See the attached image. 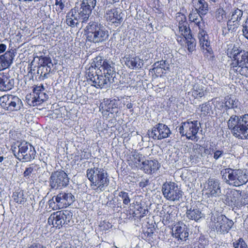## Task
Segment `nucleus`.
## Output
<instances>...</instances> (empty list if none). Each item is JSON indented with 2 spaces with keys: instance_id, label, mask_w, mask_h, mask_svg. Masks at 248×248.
Segmentation results:
<instances>
[{
  "instance_id": "nucleus-28",
  "label": "nucleus",
  "mask_w": 248,
  "mask_h": 248,
  "mask_svg": "<svg viewBox=\"0 0 248 248\" xmlns=\"http://www.w3.org/2000/svg\"><path fill=\"white\" fill-rule=\"evenodd\" d=\"M173 231L174 232V235L178 240L181 241H186L188 236V232L187 231L186 227L185 225L178 224L173 228Z\"/></svg>"
},
{
  "instance_id": "nucleus-2",
  "label": "nucleus",
  "mask_w": 248,
  "mask_h": 248,
  "mask_svg": "<svg viewBox=\"0 0 248 248\" xmlns=\"http://www.w3.org/2000/svg\"><path fill=\"white\" fill-rule=\"evenodd\" d=\"M227 126L232 134L238 139H248V114L232 115L227 121Z\"/></svg>"
},
{
  "instance_id": "nucleus-57",
  "label": "nucleus",
  "mask_w": 248,
  "mask_h": 248,
  "mask_svg": "<svg viewBox=\"0 0 248 248\" xmlns=\"http://www.w3.org/2000/svg\"><path fill=\"white\" fill-rule=\"evenodd\" d=\"M41 68H44L43 70H42V74H43V79L47 78H48V75L51 71V68H50V66L48 67L45 66L40 65Z\"/></svg>"
},
{
  "instance_id": "nucleus-41",
  "label": "nucleus",
  "mask_w": 248,
  "mask_h": 248,
  "mask_svg": "<svg viewBox=\"0 0 248 248\" xmlns=\"http://www.w3.org/2000/svg\"><path fill=\"white\" fill-rule=\"evenodd\" d=\"M189 20L191 22H194L199 27V29H201L202 28V15H199V13L197 12V13H190L189 15Z\"/></svg>"
},
{
  "instance_id": "nucleus-35",
  "label": "nucleus",
  "mask_w": 248,
  "mask_h": 248,
  "mask_svg": "<svg viewBox=\"0 0 248 248\" xmlns=\"http://www.w3.org/2000/svg\"><path fill=\"white\" fill-rule=\"evenodd\" d=\"M199 30L198 38L200 45L203 47V48H204L205 46L206 49L208 50V48H209L210 46V42L208 41V35L202 28Z\"/></svg>"
},
{
  "instance_id": "nucleus-55",
  "label": "nucleus",
  "mask_w": 248,
  "mask_h": 248,
  "mask_svg": "<svg viewBox=\"0 0 248 248\" xmlns=\"http://www.w3.org/2000/svg\"><path fill=\"white\" fill-rule=\"evenodd\" d=\"M56 10L61 12L65 7L64 1L63 0H55Z\"/></svg>"
},
{
  "instance_id": "nucleus-14",
  "label": "nucleus",
  "mask_w": 248,
  "mask_h": 248,
  "mask_svg": "<svg viewBox=\"0 0 248 248\" xmlns=\"http://www.w3.org/2000/svg\"><path fill=\"white\" fill-rule=\"evenodd\" d=\"M171 134L170 128L167 125L160 123L156 124L148 131L149 137L154 140H161L168 138Z\"/></svg>"
},
{
  "instance_id": "nucleus-21",
  "label": "nucleus",
  "mask_w": 248,
  "mask_h": 248,
  "mask_svg": "<svg viewBox=\"0 0 248 248\" xmlns=\"http://www.w3.org/2000/svg\"><path fill=\"white\" fill-rule=\"evenodd\" d=\"M15 80L9 75L0 73V91L7 92L14 87Z\"/></svg>"
},
{
  "instance_id": "nucleus-9",
  "label": "nucleus",
  "mask_w": 248,
  "mask_h": 248,
  "mask_svg": "<svg viewBox=\"0 0 248 248\" xmlns=\"http://www.w3.org/2000/svg\"><path fill=\"white\" fill-rule=\"evenodd\" d=\"M230 73L242 76L248 74V51H242L236 60L231 63Z\"/></svg>"
},
{
  "instance_id": "nucleus-50",
  "label": "nucleus",
  "mask_w": 248,
  "mask_h": 248,
  "mask_svg": "<svg viewBox=\"0 0 248 248\" xmlns=\"http://www.w3.org/2000/svg\"><path fill=\"white\" fill-rule=\"evenodd\" d=\"M176 20L178 23V26L188 24L186 16L181 13H177Z\"/></svg>"
},
{
  "instance_id": "nucleus-42",
  "label": "nucleus",
  "mask_w": 248,
  "mask_h": 248,
  "mask_svg": "<svg viewBox=\"0 0 248 248\" xmlns=\"http://www.w3.org/2000/svg\"><path fill=\"white\" fill-rule=\"evenodd\" d=\"M200 108L202 112L201 115L203 117L210 115L211 113L213 114L212 106L209 101L200 105Z\"/></svg>"
},
{
  "instance_id": "nucleus-10",
  "label": "nucleus",
  "mask_w": 248,
  "mask_h": 248,
  "mask_svg": "<svg viewBox=\"0 0 248 248\" xmlns=\"http://www.w3.org/2000/svg\"><path fill=\"white\" fill-rule=\"evenodd\" d=\"M0 105L9 112L18 111L23 108L22 100L17 96L6 94L0 97Z\"/></svg>"
},
{
  "instance_id": "nucleus-32",
  "label": "nucleus",
  "mask_w": 248,
  "mask_h": 248,
  "mask_svg": "<svg viewBox=\"0 0 248 248\" xmlns=\"http://www.w3.org/2000/svg\"><path fill=\"white\" fill-rule=\"evenodd\" d=\"M148 212L146 206L141 203L135 205V210L132 213L133 216L137 218H141Z\"/></svg>"
},
{
  "instance_id": "nucleus-58",
  "label": "nucleus",
  "mask_w": 248,
  "mask_h": 248,
  "mask_svg": "<svg viewBox=\"0 0 248 248\" xmlns=\"http://www.w3.org/2000/svg\"><path fill=\"white\" fill-rule=\"evenodd\" d=\"M155 228L154 227H151L148 228L146 230L144 231L143 233L144 237H152L154 232Z\"/></svg>"
},
{
  "instance_id": "nucleus-16",
  "label": "nucleus",
  "mask_w": 248,
  "mask_h": 248,
  "mask_svg": "<svg viewBox=\"0 0 248 248\" xmlns=\"http://www.w3.org/2000/svg\"><path fill=\"white\" fill-rule=\"evenodd\" d=\"M59 209L66 208L71 205L75 201L73 194L68 191H61L55 196Z\"/></svg>"
},
{
  "instance_id": "nucleus-63",
  "label": "nucleus",
  "mask_w": 248,
  "mask_h": 248,
  "mask_svg": "<svg viewBox=\"0 0 248 248\" xmlns=\"http://www.w3.org/2000/svg\"><path fill=\"white\" fill-rule=\"evenodd\" d=\"M27 248H47L46 246L39 243H34L29 246Z\"/></svg>"
},
{
  "instance_id": "nucleus-48",
  "label": "nucleus",
  "mask_w": 248,
  "mask_h": 248,
  "mask_svg": "<svg viewBox=\"0 0 248 248\" xmlns=\"http://www.w3.org/2000/svg\"><path fill=\"white\" fill-rule=\"evenodd\" d=\"M130 195L131 194H129L128 193L123 191H120L118 194L119 197L121 198L123 204L125 205H128L131 202Z\"/></svg>"
},
{
  "instance_id": "nucleus-59",
  "label": "nucleus",
  "mask_w": 248,
  "mask_h": 248,
  "mask_svg": "<svg viewBox=\"0 0 248 248\" xmlns=\"http://www.w3.org/2000/svg\"><path fill=\"white\" fill-rule=\"evenodd\" d=\"M242 31L244 37L248 40V18L243 25Z\"/></svg>"
},
{
  "instance_id": "nucleus-51",
  "label": "nucleus",
  "mask_w": 248,
  "mask_h": 248,
  "mask_svg": "<svg viewBox=\"0 0 248 248\" xmlns=\"http://www.w3.org/2000/svg\"><path fill=\"white\" fill-rule=\"evenodd\" d=\"M187 25L188 24H183L178 26L179 31L181 32V34L183 35L185 38L187 37L188 35L191 34V30L190 28L187 27Z\"/></svg>"
},
{
  "instance_id": "nucleus-33",
  "label": "nucleus",
  "mask_w": 248,
  "mask_h": 248,
  "mask_svg": "<svg viewBox=\"0 0 248 248\" xmlns=\"http://www.w3.org/2000/svg\"><path fill=\"white\" fill-rule=\"evenodd\" d=\"M243 15V11L238 8H232L227 15V18L239 22L242 19Z\"/></svg>"
},
{
  "instance_id": "nucleus-45",
  "label": "nucleus",
  "mask_w": 248,
  "mask_h": 248,
  "mask_svg": "<svg viewBox=\"0 0 248 248\" xmlns=\"http://www.w3.org/2000/svg\"><path fill=\"white\" fill-rule=\"evenodd\" d=\"M186 40L187 41V46L188 50L189 52L193 51L196 47V41L194 38L193 37L192 34L188 35L187 37H185Z\"/></svg>"
},
{
  "instance_id": "nucleus-39",
  "label": "nucleus",
  "mask_w": 248,
  "mask_h": 248,
  "mask_svg": "<svg viewBox=\"0 0 248 248\" xmlns=\"http://www.w3.org/2000/svg\"><path fill=\"white\" fill-rule=\"evenodd\" d=\"M244 50H242L237 46L233 45L232 47V46H230L227 49V55L233 59V62H235L238 57V55L240 54Z\"/></svg>"
},
{
  "instance_id": "nucleus-49",
  "label": "nucleus",
  "mask_w": 248,
  "mask_h": 248,
  "mask_svg": "<svg viewBox=\"0 0 248 248\" xmlns=\"http://www.w3.org/2000/svg\"><path fill=\"white\" fill-rule=\"evenodd\" d=\"M232 245L234 248H248L247 243L242 238L233 242Z\"/></svg>"
},
{
  "instance_id": "nucleus-26",
  "label": "nucleus",
  "mask_w": 248,
  "mask_h": 248,
  "mask_svg": "<svg viewBox=\"0 0 248 248\" xmlns=\"http://www.w3.org/2000/svg\"><path fill=\"white\" fill-rule=\"evenodd\" d=\"M125 65L131 69H139L143 65L142 60L138 56H128L125 57Z\"/></svg>"
},
{
  "instance_id": "nucleus-24",
  "label": "nucleus",
  "mask_w": 248,
  "mask_h": 248,
  "mask_svg": "<svg viewBox=\"0 0 248 248\" xmlns=\"http://www.w3.org/2000/svg\"><path fill=\"white\" fill-rule=\"evenodd\" d=\"M144 156L136 151L131 152L128 159V163L132 168H139L141 166L140 163L143 160Z\"/></svg>"
},
{
  "instance_id": "nucleus-53",
  "label": "nucleus",
  "mask_w": 248,
  "mask_h": 248,
  "mask_svg": "<svg viewBox=\"0 0 248 248\" xmlns=\"http://www.w3.org/2000/svg\"><path fill=\"white\" fill-rule=\"evenodd\" d=\"M41 61L42 63L40 65L41 66H45L48 67V66L49 65L50 68H52L53 65L50 57H44L41 59Z\"/></svg>"
},
{
  "instance_id": "nucleus-46",
  "label": "nucleus",
  "mask_w": 248,
  "mask_h": 248,
  "mask_svg": "<svg viewBox=\"0 0 248 248\" xmlns=\"http://www.w3.org/2000/svg\"><path fill=\"white\" fill-rule=\"evenodd\" d=\"M40 168L39 166L35 164H31L26 168L23 175L25 177L29 178L34 171H36Z\"/></svg>"
},
{
  "instance_id": "nucleus-12",
  "label": "nucleus",
  "mask_w": 248,
  "mask_h": 248,
  "mask_svg": "<svg viewBox=\"0 0 248 248\" xmlns=\"http://www.w3.org/2000/svg\"><path fill=\"white\" fill-rule=\"evenodd\" d=\"M162 192L165 198L170 201H180L183 192L174 182H166L162 186Z\"/></svg>"
},
{
  "instance_id": "nucleus-62",
  "label": "nucleus",
  "mask_w": 248,
  "mask_h": 248,
  "mask_svg": "<svg viewBox=\"0 0 248 248\" xmlns=\"http://www.w3.org/2000/svg\"><path fill=\"white\" fill-rule=\"evenodd\" d=\"M240 204L242 205H246L248 204V195L243 194L240 201Z\"/></svg>"
},
{
  "instance_id": "nucleus-22",
  "label": "nucleus",
  "mask_w": 248,
  "mask_h": 248,
  "mask_svg": "<svg viewBox=\"0 0 248 248\" xmlns=\"http://www.w3.org/2000/svg\"><path fill=\"white\" fill-rule=\"evenodd\" d=\"M241 196V192L239 190H229L225 195V203L229 206L237 205Z\"/></svg>"
},
{
  "instance_id": "nucleus-5",
  "label": "nucleus",
  "mask_w": 248,
  "mask_h": 248,
  "mask_svg": "<svg viewBox=\"0 0 248 248\" xmlns=\"http://www.w3.org/2000/svg\"><path fill=\"white\" fill-rule=\"evenodd\" d=\"M11 150L16 158L22 162H30L36 156V152L34 147L25 141H17L11 146Z\"/></svg>"
},
{
  "instance_id": "nucleus-17",
  "label": "nucleus",
  "mask_w": 248,
  "mask_h": 248,
  "mask_svg": "<svg viewBox=\"0 0 248 248\" xmlns=\"http://www.w3.org/2000/svg\"><path fill=\"white\" fill-rule=\"evenodd\" d=\"M206 195L208 198L219 197L221 194V187L219 180L215 178H209L205 187Z\"/></svg>"
},
{
  "instance_id": "nucleus-36",
  "label": "nucleus",
  "mask_w": 248,
  "mask_h": 248,
  "mask_svg": "<svg viewBox=\"0 0 248 248\" xmlns=\"http://www.w3.org/2000/svg\"><path fill=\"white\" fill-rule=\"evenodd\" d=\"M228 20L227 22V27L223 28L222 32L223 33L226 34L229 32H233L236 31L238 28L239 23L234 20H232L230 18H227Z\"/></svg>"
},
{
  "instance_id": "nucleus-40",
  "label": "nucleus",
  "mask_w": 248,
  "mask_h": 248,
  "mask_svg": "<svg viewBox=\"0 0 248 248\" xmlns=\"http://www.w3.org/2000/svg\"><path fill=\"white\" fill-rule=\"evenodd\" d=\"M14 200L18 204H23L26 202V196L23 191L19 190L16 191L13 194Z\"/></svg>"
},
{
  "instance_id": "nucleus-43",
  "label": "nucleus",
  "mask_w": 248,
  "mask_h": 248,
  "mask_svg": "<svg viewBox=\"0 0 248 248\" xmlns=\"http://www.w3.org/2000/svg\"><path fill=\"white\" fill-rule=\"evenodd\" d=\"M227 8L224 10L223 8H217L216 12L215 17L217 21L223 22L224 19H227Z\"/></svg>"
},
{
  "instance_id": "nucleus-61",
  "label": "nucleus",
  "mask_w": 248,
  "mask_h": 248,
  "mask_svg": "<svg viewBox=\"0 0 248 248\" xmlns=\"http://www.w3.org/2000/svg\"><path fill=\"white\" fill-rule=\"evenodd\" d=\"M148 185H149V180L147 178H143L139 183V186L142 188L145 187Z\"/></svg>"
},
{
  "instance_id": "nucleus-29",
  "label": "nucleus",
  "mask_w": 248,
  "mask_h": 248,
  "mask_svg": "<svg viewBox=\"0 0 248 248\" xmlns=\"http://www.w3.org/2000/svg\"><path fill=\"white\" fill-rule=\"evenodd\" d=\"M117 101L115 99L104 100L100 105V109L111 114L115 112V109L117 108Z\"/></svg>"
},
{
  "instance_id": "nucleus-44",
  "label": "nucleus",
  "mask_w": 248,
  "mask_h": 248,
  "mask_svg": "<svg viewBox=\"0 0 248 248\" xmlns=\"http://www.w3.org/2000/svg\"><path fill=\"white\" fill-rule=\"evenodd\" d=\"M107 60V59H105L101 56H97L93 59V61L91 64V67L93 68L94 66L95 68H97L100 70V69H102V67L103 66L104 64Z\"/></svg>"
},
{
  "instance_id": "nucleus-30",
  "label": "nucleus",
  "mask_w": 248,
  "mask_h": 248,
  "mask_svg": "<svg viewBox=\"0 0 248 248\" xmlns=\"http://www.w3.org/2000/svg\"><path fill=\"white\" fill-rule=\"evenodd\" d=\"M225 110L227 112L230 109H235L238 108L240 102L235 97L227 95L224 97Z\"/></svg>"
},
{
  "instance_id": "nucleus-60",
  "label": "nucleus",
  "mask_w": 248,
  "mask_h": 248,
  "mask_svg": "<svg viewBox=\"0 0 248 248\" xmlns=\"http://www.w3.org/2000/svg\"><path fill=\"white\" fill-rule=\"evenodd\" d=\"M48 203L49 207H51L53 210H57L59 209L57 203L55 202V196L48 201Z\"/></svg>"
},
{
  "instance_id": "nucleus-19",
  "label": "nucleus",
  "mask_w": 248,
  "mask_h": 248,
  "mask_svg": "<svg viewBox=\"0 0 248 248\" xmlns=\"http://www.w3.org/2000/svg\"><path fill=\"white\" fill-rule=\"evenodd\" d=\"M16 52L11 49L0 56V71L9 67L13 62Z\"/></svg>"
},
{
  "instance_id": "nucleus-47",
  "label": "nucleus",
  "mask_w": 248,
  "mask_h": 248,
  "mask_svg": "<svg viewBox=\"0 0 248 248\" xmlns=\"http://www.w3.org/2000/svg\"><path fill=\"white\" fill-rule=\"evenodd\" d=\"M211 101L215 108L221 111L223 110L224 112L226 111L224 100L222 101L220 98H214L212 99Z\"/></svg>"
},
{
  "instance_id": "nucleus-38",
  "label": "nucleus",
  "mask_w": 248,
  "mask_h": 248,
  "mask_svg": "<svg viewBox=\"0 0 248 248\" xmlns=\"http://www.w3.org/2000/svg\"><path fill=\"white\" fill-rule=\"evenodd\" d=\"M153 66V68L152 71L157 76H158L159 74L161 75V72H158V70H161V71H165L169 69V65L166 63V61L163 60L155 62Z\"/></svg>"
},
{
  "instance_id": "nucleus-11",
  "label": "nucleus",
  "mask_w": 248,
  "mask_h": 248,
  "mask_svg": "<svg viewBox=\"0 0 248 248\" xmlns=\"http://www.w3.org/2000/svg\"><path fill=\"white\" fill-rule=\"evenodd\" d=\"M91 68H90L88 73L87 79L92 82L93 86L96 88L107 89L110 86L111 83L115 82L114 79L110 78L109 76H107L105 74H99V72H95L93 73L91 71Z\"/></svg>"
},
{
  "instance_id": "nucleus-23",
  "label": "nucleus",
  "mask_w": 248,
  "mask_h": 248,
  "mask_svg": "<svg viewBox=\"0 0 248 248\" xmlns=\"http://www.w3.org/2000/svg\"><path fill=\"white\" fill-rule=\"evenodd\" d=\"M66 17V22L68 26L72 27L77 26L78 21L81 19L78 11V7H75L72 9L67 14Z\"/></svg>"
},
{
  "instance_id": "nucleus-52",
  "label": "nucleus",
  "mask_w": 248,
  "mask_h": 248,
  "mask_svg": "<svg viewBox=\"0 0 248 248\" xmlns=\"http://www.w3.org/2000/svg\"><path fill=\"white\" fill-rule=\"evenodd\" d=\"M197 242L199 248H205L208 244V241L204 235H201Z\"/></svg>"
},
{
  "instance_id": "nucleus-27",
  "label": "nucleus",
  "mask_w": 248,
  "mask_h": 248,
  "mask_svg": "<svg viewBox=\"0 0 248 248\" xmlns=\"http://www.w3.org/2000/svg\"><path fill=\"white\" fill-rule=\"evenodd\" d=\"M102 71L103 74L114 79L116 75L115 63L112 61L108 60L102 67V69H100V72H102Z\"/></svg>"
},
{
  "instance_id": "nucleus-54",
  "label": "nucleus",
  "mask_w": 248,
  "mask_h": 248,
  "mask_svg": "<svg viewBox=\"0 0 248 248\" xmlns=\"http://www.w3.org/2000/svg\"><path fill=\"white\" fill-rule=\"evenodd\" d=\"M82 4L86 5L88 8H90L91 10L95 7L96 4V0H83L82 3Z\"/></svg>"
},
{
  "instance_id": "nucleus-8",
  "label": "nucleus",
  "mask_w": 248,
  "mask_h": 248,
  "mask_svg": "<svg viewBox=\"0 0 248 248\" xmlns=\"http://www.w3.org/2000/svg\"><path fill=\"white\" fill-rule=\"evenodd\" d=\"M70 178L63 170H60L51 172L49 178V186L51 190L62 189L69 183Z\"/></svg>"
},
{
  "instance_id": "nucleus-56",
  "label": "nucleus",
  "mask_w": 248,
  "mask_h": 248,
  "mask_svg": "<svg viewBox=\"0 0 248 248\" xmlns=\"http://www.w3.org/2000/svg\"><path fill=\"white\" fill-rule=\"evenodd\" d=\"M213 158L215 160H217L221 158L224 154V151L221 150H215L214 149L213 152Z\"/></svg>"
},
{
  "instance_id": "nucleus-25",
  "label": "nucleus",
  "mask_w": 248,
  "mask_h": 248,
  "mask_svg": "<svg viewBox=\"0 0 248 248\" xmlns=\"http://www.w3.org/2000/svg\"><path fill=\"white\" fill-rule=\"evenodd\" d=\"M186 217L190 220L197 222L203 216L201 210L196 206H190L189 208L186 206Z\"/></svg>"
},
{
  "instance_id": "nucleus-1",
  "label": "nucleus",
  "mask_w": 248,
  "mask_h": 248,
  "mask_svg": "<svg viewBox=\"0 0 248 248\" xmlns=\"http://www.w3.org/2000/svg\"><path fill=\"white\" fill-rule=\"evenodd\" d=\"M86 176L91 183L92 189L96 192L103 191L109 184L108 174L102 168L94 167L88 169Z\"/></svg>"
},
{
  "instance_id": "nucleus-64",
  "label": "nucleus",
  "mask_w": 248,
  "mask_h": 248,
  "mask_svg": "<svg viewBox=\"0 0 248 248\" xmlns=\"http://www.w3.org/2000/svg\"><path fill=\"white\" fill-rule=\"evenodd\" d=\"M101 2L103 3V6L104 7V8L107 10V8H109L111 5L113 3L110 1V0H101Z\"/></svg>"
},
{
  "instance_id": "nucleus-20",
  "label": "nucleus",
  "mask_w": 248,
  "mask_h": 248,
  "mask_svg": "<svg viewBox=\"0 0 248 248\" xmlns=\"http://www.w3.org/2000/svg\"><path fill=\"white\" fill-rule=\"evenodd\" d=\"M160 167L157 160H145L142 162L140 169L147 174H151L156 171Z\"/></svg>"
},
{
  "instance_id": "nucleus-37",
  "label": "nucleus",
  "mask_w": 248,
  "mask_h": 248,
  "mask_svg": "<svg viewBox=\"0 0 248 248\" xmlns=\"http://www.w3.org/2000/svg\"><path fill=\"white\" fill-rule=\"evenodd\" d=\"M78 14L81 17L82 22H85L88 19L90 15L92 13V10L90 8H88L86 5L81 4V7L78 8Z\"/></svg>"
},
{
  "instance_id": "nucleus-4",
  "label": "nucleus",
  "mask_w": 248,
  "mask_h": 248,
  "mask_svg": "<svg viewBox=\"0 0 248 248\" xmlns=\"http://www.w3.org/2000/svg\"><path fill=\"white\" fill-rule=\"evenodd\" d=\"M86 39L88 41L99 43L106 41L109 37L108 31L98 22L90 21L86 27Z\"/></svg>"
},
{
  "instance_id": "nucleus-34",
  "label": "nucleus",
  "mask_w": 248,
  "mask_h": 248,
  "mask_svg": "<svg viewBox=\"0 0 248 248\" xmlns=\"http://www.w3.org/2000/svg\"><path fill=\"white\" fill-rule=\"evenodd\" d=\"M205 90L202 85L195 84L188 94H191L195 98H201L205 95Z\"/></svg>"
},
{
  "instance_id": "nucleus-15",
  "label": "nucleus",
  "mask_w": 248,
  "mask_h": 248,
  "mask_svg": "<svg viewBox=\"0 0 248 248\" xmlns=\"http://www.w3.org/2000/svg\"><path fill=\"white\" fill-rule=\"evenodd\" d=\"M45 90L43 85L36 86L33 90L32 94L27 95L26 97L28 104L31 106H37L41 104L47 98V95L44 92Z\"/></svg>"
},
{
  "instance_id": "nucleus-3",
  "label": "nucleus",
  "mask_w": 248,
  "mask_h": 248,
  "mask_svg": "<svg viewBox=\"0 0 248 248\" xmlns=\"http://www.w3.org/2000/svg\"><path fill=\"white\" fill-rule=\"evenodd\" d=\"M220 175L223 181L230 186H238L248 182V171L246 169L228 168L222 169Z\"/></svg>"
},
{
  "instance_id": "nucleus-7",
  "label": "nucleus",
  "mask_w": 248,
  "mask_h": 248,
  "mask_svg": "<svg viewBox=\"0 0 248 248\" xmlns=\"http://www.w3.org/2000/svg\"><path fill=\"white\" fill-rule=\"evenodd\" d=\"M199 123L197 121L188 120L181 123L177 126V130L182 137H186L187 139L191 140H198L197 133L199 130Z\"/></svg>"
},
{
  "instance_id": "nucleus-6",
  "label": "nucleus",
  "mask_w": 248,
  "mask_h": 248,
  "mask_svg": "<svg viewBox=\"0 0 248 248\" xmlns=\"http://www.w3.org/2000/svg\"><path fill=\"white\" fill-rule=\"evenodd\" d=\"M73 217V213L69 210L58 211L53 212L49 216L47 220L49 225L54 227L60 229L63 226H70Z\"/></svg>"
},
{
  "instance_id": "nucleus-31",
  "label": "nucleus",
  "mask_w": 248,
  "mask_h": 248,
  "mask_svg": "<svg viewBox=\"0 0 248 248\" xmlns=\"http://www.w3.org/2000/svg\"><path fill=\"white\" fill-rule=\"evenodd\" d=\"M194 6L199 15L205 16L209 11L208 4L205 0H198Z\"/></svg>"
},
{
  "instance_id": "nucleus-18",
  "label": "nucleus",
  "mask_w": 248,
  "mask_h": 248,
  "mask_svg": "<svg viewBox=\"0 0 248 248\" xmlns=\"http://www.w3.org/2000/svg\"><path fill=\"white\" fill-rule=\"evenodd\" d=\"M122 10L120 8H113L106 10V17L108 21L113 24L115 26H119L123 20Z\"/></svg>"
},
{
  "instance_id": "nucleus-13",
  "label": "nucleus",
  "mask_w": 248,
  "mask_h": 248,
  "mask_svg": "<svg viewBox=\"0 0 248 248\" xmlns=\"http://www.w3.org/2000/svg\"><path fill=\"white\" fill-rule=\"evenodd\" d=\"M211 220L212 221L213 229L220 234L228 233L233 225L232 220L222 214L217 217L212 215Z\"/></svg>"
}]
</instances>
